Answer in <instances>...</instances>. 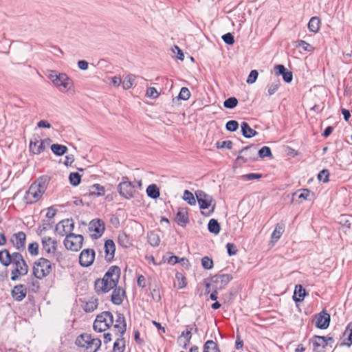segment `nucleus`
<instances>
[{
  "label": "nucleus",
  "mask_w": 352,
  "mask_h": 352,
  "mask_svg": "<svg viewBox=\"0 0 352 352\" xmlns=\"http://www.w3.org/2000/svg\"><path fill=\"white\" fill-rule=\"evenodd\" d=\"M0 263L5 267L10 264L15 266V269L11 272L12 280H16L19 276L26 275L29 270V267L21 253L10 254L6 249L0 251Z\"/></svg>",
  "instance_id": "1"
},
{
  "label": "nucleus",
  "mask_w": 352,
  "mask_h": 352,
  "mask_svg": "<svg viewBox=\"0 0 352 352\" xmlns=\"http://www.w3.org/2000/svg\"><path fill=\"white\" fill-rule=\"evenodd\" d=\"M120 276V269L116 265L111 266L102 278L95 280L94 287L98 294H105L116 287Z\"/></svg>",
  "instance_id": "2"
},
{
  "label": "nucleus",
  "mask_w": 352,
  "mask_h": 352,
  "mask_svg": "<svg viewBox=\"0 0 352 352\" xmlns=\"http://www.w3.org/2000/svg\"><path fill=\"white\" fill-rule=\"evenodd\" d=\"M49 179L41 177L31 184L24 197L27 204H32L38 201L47 189Z\"/></svg>",
  "instance_id": "3"
},
{
  "label": "nucleus",
  "mask_w": 352,
  "mask_h": 352,
  "mask_svg": "<svg viewBox=\"0 0 352 352\" xmlns=\"http://www.w3.org/2000/svg\"><path fill=\"white\" fill-rule=\"evenodd\" d=\"M76 344L82 348L81 352H96L101 346V340L91 334L84 333L78 336Z\"/></svg>",
  "instance_id": "4"
},
{
  "label": "nucleus",
  "mask_w": 352,
  "mask_h": 352,
  "mask_svg": "<svg viewBox=\"0 0 352 352\" xmlns=\"http://www.w3.org/2000/svg\"><path fill=\"white\" fill-rule=\"evenodd\" d=\"M48 78L61 92L68 91L73 87V80L65 73L51 70Z\"/></svg>",
  "instance_id": "5"
},
{
  "label": "nucleus",
  "mask_w": 352,
  "mask_h": 352,
  "mask_svg": "<svg viewBox=\"0 0 352 352\" xmlns=\"http://www.w3.org/2000/svg\"><path fill=\"white\" fill-rule=\"evenodd\" d=\"M52 272L51 262L45 258L36 260L33 266V274L38 279L47 276Z\"/></svg>",
  "instance_id": "6"
},
{
  "label": "nucleus",
  "mask_w": 352,
  "mask_h": 352,
  "mask_svg": "<svg viewBox=\"0 0 352 352\" xmlns=\"http://www.w3.org/2000/svg\"><path fill=\"white\" fill-rule=\"evenodd\" d=\"M113 323V314L110 311H103L96 316L93 328L96 331L102 332L108 329Z\"/></svg>",
  "instance_id": "7"
},
{
  "label": "nucleus",
  "mask_w": 352,
  "mask_h": 352,
  "mask_svg": "<svg viewBox=\"0 0 352 352\" xmlns=\"http://www.w3.org/2000/svg\"><path fill=\"white\" fill-rule=\"evenodd\" d=\"M258 158L256 147L254 145L248 146L239 151V155L236 161L239 164L250 163L256 161Z\"/></svg>",
  "instance_id": "8"
},
{
  "label": "nucleus",
  "mask_w": 352,
  "mask_h": 352,
  "mask_svg": "<svg viewBox=\"0 0 352 352\" xmlns=\"http://www.w3.org/2000/svg\"><path fill=\"white\" fill-rule=\"evenodd\" d=\"M83 236L74 233L67 234L64 240V245L71 251L77 252L81 249L83 243Z\"/></svg>",
  "instance_id": "9"
},
{
  "label": "nucleus",
  "mask_w": 352,
  "mask_h": 352,
  "mask_svg": "<svg viewBox=\"0 0 352 352\" xmlns=\"http://www.w3.org/2000/svg\"><path fill=\"white\" fill-rule=\"evenodd\" d=\"M120 195L125 199H130L134 197L135 189V186L129 181L128 177H122V181L118 187Z\"/></svg>",
  "instance_id": "10"
},
{
  "label": "nucleus",
  "mask_w": 352,
  "mask_h": 352,
  "mask_svg": "<svg viewBox=\"0 0 352 352\" xmlns=\"http://www.w3.org/2000/svg\"><path fill=\"white\" fill-rule=\"evenodd\" d=\"M88 229L91 238L98 239L104 232V223L99 219H93L89 222Z\"/></svg>",
  "instance_id": "11"
},
{
  "label": "nucleus",
  "mask_w": 352,
  "mask_h": 352,
  "mask_svg": "<svg viewBox=\"0 0 352 352\" xmlns=\"http://www.w3.org/2000/svg\"><path fill=\"white\" fill-rule=\"evenodd\" d=\"M50 142V138L42 140L39 136H34L30 140V151L34 155H38L45 151V144H49Z\"/></svg>",
  "instance_id": "12"
},
{
  "label": "nucleus",
  "mask_w": 352,
  "mask_h": 352,
  "mask_svg": "<svg viewBox=\"0 0 352 352\" xmlns=\"http://www.w3.org/2000/svg\"><path fill=\"white\" fill-rule=\"evenodd\" d=\"M232 278L231 274H216L211 278V283L214 285V287L216 288V290H219L226 287Z\"/></svg>",
  "instance_id": "13"
},
{
  "label": "nucleus",
  "mask_w": 352,
  "mask_h": 352,
  "mask_svg": "<svg viewBox=\"0 0 352 352\" xmlns=\"http://www.w3.org/2000/svg\"><path fill=\"white\" fill-rule=\"evenodd\" d=\"M95 259V251L93 249L83 250L79 256V263L82 267H89Z\"/></svg>",
  "instance_id": "14"
},
{
  "label": "nucleus",
  "mask_w": 352,
  "mask_h": 352,
  "mask_svg": "<svg viewBox=\"0 0 352 352\" xmlns=\"http://www.w3.org/2000/svg\"><path fill=\"white\" fill-rule=\"evenodd\" d=\"M10 243L19 251H23L25 248L26 234L21 231L13 234L10 238Z\"/></svg>",
  "instance_id": "15"
},
{
  "label": "nucleus",
  "mask_w": 352,
  "mask_h": 352,
  "mask_svg": "<svg viewBox=\"0 0 352 352\" xmlns=\"http://www.w3.org/2000/svg\"><path fill=\"white\" fill-rule=\"evenodd\" d=\"M74 229V223L72 219H66L60 221L56 226V230H59V234L63 236L65 234L73 233Z\"/></svg>",
  "instance_id": "16"
},
{
  "label": "nucleus",
  "mask_w": 352,
  "mask_h": 352,
  "mask_svg": "<svg viewBox=\"0 0 352 352\" xmlns=\"http://www.w3.org/2000/svg\"><path fill=\"white\" fill-rule=\"evenodd\" d=\"M330 323V315L324 310L315 316V325L320 329H326Z\"/></svg>",
  "instance_id": "17"
},
{
  "label": "nucleus",
  "mask_w": 352,
  "mask_h": 352,
  "mask_svg": "<svg viewBox=\"0 0 352 352\" xmlns=\"http://www.w3.org/2000/svg\"><path fill=\"white\" fill-rule=\"evenodd\" d=\"M125 318L122 314H118L115 324H113V331L117 336L122 337L126 331Z\"/></svg>",
  "instance_id": "18"
},
{
  "label": "nucleus",
  "mask_w": 352,
  "mask_h": 352,
  "mask_svg": "<svg viewBox=\"0 0 352 352\" xmlns=\"http://www.w3.org/2000/svg\"><path fill=\"white\" fill-rule=\"evenodd\" d=\"M195 194L201 209L208 208L214 201L212 196L202 190H197Z\"/></svg>",
  "instance_id": "19"
},
{
  "label": "nucleus",
  "mask_w": 352,
  "mask_h": 352,
  "mask_svg": "<svg viewBox=\"0 0 352 352\" xmlns=\"http://www.w3.org/2000/svg\"><path fill=\"white\" fill-rule=\"evenodd\" d=\"M58 243L50 236H44L42 239L43 250L46 254H54L57 250Z\"/></svg>",
  "instance_id": "20"
},
{
  "label": "nucleus",
  "mask_w": 352,
  "mask_h": 352,
  "mask_svg": "<svg viewBox=\"0 0 352 352\" xmlns=\"http://www.w3.org/2000/svg\"><path fill=\"white\" fill-rule=\"evenodd\" d=\"M314 352H323L327 345V340L324 336H314L311 339Z\"/></svg>",
  "instance_id": "21"
},
{
  "label": "nucleus",
  "mask_w": 352,
  "mask_h": 352,
  "mask_svg": "<svg viewBox=\"0 0 352 352\" xmlns=\"http://www.w3.org/2000/svg\"><path fill=\"white\" fill-rule=\"evenodd\" d=\"M27 292L26 287L24 285L19 284L13 287L11 295L14 300L20 302L25 298Z\"/></svg>",
  "instance_id": "22"
},
{
  "label": "nucleus",
  "mask_w": 352,
  "mask_h": 352,
  "mask_svg": "<svg viewBox=\"0 0 352 352\" xmlns=\"http://www.w3.org/2000/svg\"><path fill=\"white\" fill-rule=\"evenodd\" d=\"M116 251V245L113 240L108 239L104 243L105 259L108 262H111L114 257Z\"/></svg>",
  "instance_id": "23"
},
{
  "label": "nucleus",
  "mask_w": 352,
  "mask_h": 352,
  "mask_svg": "<svg viewBox=\"0 0 352 352\" xmlns=\"http://www.w3.org/2000/svg\"><path fill=\"white\" fill-rule=\"evenodd\" d=\"M276 76L282 75L285 82H290L292 80V72L287 71L283 65H277L274 67Z\"/></svg>",
  "instance_id": "24"
},
{
  "label": "nucleus",
  "mask_w": 352,
  "mask_h": 352,
  "mask_svg": "<svg viewBox=\"0 0 352 352\" xmlns=\"http://www.w3.org/2000/svg\"><path fill=\"white\" fill-rule=\"evenodd\" d=\"M113 289L111 300L114 305H121L123 301V297L125 296V291L120 287H117V286Z\"/></svg>",
  "instance_id": "25"
},
{
  "label": "nucleus",
  "mask_w": 352,
  "mask_h": 352,
  "mask_svg": "<svg viewBox=\"0 0 352 352\" xmlns=\"http://www.w3.org/2000/svg\"><path fill=\"white\" fill-rule=\"evenodd\" d=\"M188 216L184 209L179 210L175 217V221L180 226L184 227L188 222Z\"/></svg>",
  "instance_id": "26"
},
{
  "label": "nucleus",
  "mask_w": 352,
  "mask_h": 352,
  "mask_svg": "<svg viewBox=\"0 0 352 352\" xmlns=\"http://www.w3.org/2000/svg\"><path fill=\"white\" fill-rule=\"evenodd\" d=\"M241 133L246 138H251L258 134V132L252 129L245 122H243L241 124Z\"/></svg>",
  "instance_id": "27"
},
{
  "label": "nucleus",
  "mask_w": 352,
  "mask_h": 352,
  "mask_svg": "<svg viewBox=\"0 0 352 352\" xmlns=\"http://www.w3.org/2000/svg\"><path fill=\"white\" fill-rule=\"evenodd\" d=\"M344 344L350 346L352 344V322H349L343 333Z\"/></svg>",
  "instance_id": "28"
},
{
  "label": "nucleus",
  "mask_w": 352,
  "mask_h": 352,
  "mask_svg": "<svg viewBox=\"0 0 352 352\" xmlns=\"http://www.w3.org/2000/svg\"><path fill=\"white\" fill-rule=\"evenodd\" d=\"M298 195V198L302 200H311L314 198V194L309 189L304 188L298 190L294 193V195Z\"/></svg>",
  "instance_id": "29"
},
{
  "label": "nucleus",
  "mask_w": 352,
  "mask_h": 352,
  "mask_svg": "<svg viewBox=\"0 0 352 352\" xmlns=\"http://www.w3.org/2000/svg\"><path fill=\"white\" fill-rule=\"evenodd\" d=\"M285 230V224L283 223H278L276 224L274 232L272 234V240L277 241L282 236Z\"/></svg>",
  "instance_id": "30"
},
{
  "label": "nucleus",
  "mask_w": 352,
  "mask_h": 352,
  "mask_svg": "<svg viewBox=\"0 0 352 352\" xmlns=\"http://www.w3.org/2000/svg\"><path fill=\"white\" fill-rule=\"evenodd\" d=\"M305 294V289L302 287V285H296L294 294V300L296 302H300L303 300Z\"/></svg>",
  "instance_id": "31"
},
{
  "label": "nucleus",
  "mask_w": 352,
  "mask_h": 352,
  "mask_svg": "<svg viewBox=\"0 0 352 352\" xmlns=\"http://www.w3.org/2000/svg\"><path fill=\"white\" fill-rule=\"evenodd\" d=\"M51 150L56 155L61 156L67 152L68 148L65 145L53 144L51 146Z\"/></svg>",
  "instance_id": "32"
},
{
  "label": "nucleus",
  "mask_w": 352,
  "mask_h": 352,
  "mask_svg": "<svg viewBox=\"0 0 352 352\" xmlns=\"http://www.w3.org/2000/svg\"><path fill=\"white\" fill-rule=\"evenodd\" d=\"M125 349V340L122 337L118 336L113 344L112 352H124Z\"/></svg>",
  "instance_id": "33"
},
{
  "label": "nucleus",
  "mask_w": 352,
  "mask_h": 352,
  "mask_svg": "<svg viewBox=\"0 0 352 352\" xmlns=\"http://www.w3.org/2000/svg\"><path fill=\"white\" fill-rule=\"evenodd\" d=\"M147 195L152 199H157L160 197V192L156 184H151L146 188Z\"/></svg>",
  "instance_id": "34"
},
{
  "label": "nucleus",
  "mask_w": 352,
  "mask_h": 352,
  "mask_svg": "<svg viewBox=\"0 0 352 352\" xmlns=\"http://www.w3.org/2000/svg\"><path fill=\"white\" fill-rule=\"evenodd\" d=\"M105 192L104 188L98 184L92 185L89 188V193L91 195L102 196Z\"/></svg>",
  "instance_id": "35"
},
{
  "label": "nucleus",
  "mask_w": 352,
  "mask_h": 352,
  "mask_svg": "<svg viewBox=\"0 0 352 352\" xmlns=\"http://www.w3.org/2000/svg\"><path fill=\"white\" fill-rule=\"evenodd\" d=\"M320 21L319 18L314 16L310 19L308 23V28L310 32L316 33L320 29Z\"/></svg>",
  "instance_id": "36"
},
{
  "label": "nucleus",
  "mask_w": 352,
  "mask_h": 352,
  "mask_svg": "<svg viewBox=\"0 0 352 352\" xmlns=\"http://www.w3.org/2000/svg\"><path fill=\"white\" fill-rule=\"evenodd\" d=\"M208 228L210 232L214 234H217L220 232V225L214 219H212L209 221Z\"/></svg>",
  "instance_id": "37"
},
{
  "label": "nucleus",
  "mask_w": 352,
  "mask_h": 352,
  "mask_svg": "<svg viewBox=\"0 0 352 352\" xmlns=\"http://www.w3.org/2000/svg\"><path fill=\"white\" fill-rule=\"evenodd\" d=\"M204 352H220L216 342L208 340L204 346Z\"/></svg>",
  "instance_id": "38"
},
{
  "label": "nucleus",
  "mask_w": 352,
  "mask_h": 352,
  "mask_svg": "<svg viewBox=\"0 0 352 352\" xmlns=\"http://www.w3.org/2000/svg\"><path fill=\"white\" fill-rule=\"evenodd\" d=\"M148 241L152 246L157 247L160 245V238L157 233L151 232L148 234Z\"/></svg>",
  "instance_id": "39"
},
{
  "label": "nucleus",
  "mask_w": 352,
  "mask_h": 352,
  "mask_svg": "<svg viewBox=\"0 0 352 352\" xmlns=\"http://www.w3.org/2000/svg\"><path fill=\"white\" fill-rule=\"evenodd\" d=\"M135 79V75H133V74L127 75L125 77L124 81L122 82L123 88L126 90L130 89L133 86Z\"/></svg>",
  "instance_id": "40"
},
{
  "label": "nucleus",
  "mask_w": 352,
  "mask_h": 352,
  "mask_svg": "<svg viewBox=\"0 0 352 352\" xmlns=\"http://www.w3.org/2000/svg\"><path fill=\"white\" fill-rule=\"evenodd\" d=\"M280 85V82L279 80H276L272 82L267 86V93L269 96H272L276 93V91L278 89Z\"/></svg>",
  "instance_id": "41"
},
{
  "label": "nucleus",
  "mask_w": 352,
  "mask_h": 352,
  "mask_svg": "<svg viewBox=\"0 0 352 352\" xmlns=\"http://www.w3.org/2000/svg\"><path fill=\"white\" fill-rule=\"evenodd\" d=\"M69 179L72 186H76L80 183L81 176L78 173H71L69 176Z\"/></svg>",
  "instance_id": "42"
},
{
  "label": "nucleus",
  "mask_w": 352,
  "mask_h": 352,
  "mask_svg": "<svg viewBox=\"0 0 352 352\" xmlns=\"http://www.w3.org/2000/svg\"><path fill=\"white\" fill-rule=\"evenodd\" d=\"M258 156L261 158H264L266 157H272V153L271 152V149L268 146H263L259 151H257Z\"/></svg>",
  "instance_id": "43"
},
{
  "label": "nucleus",
  "mask_w": 352,
  "mask_h": 352,
  "mask_svg": "<svg viewBox=\"0 0 352 352\" xmlns=\"http://www.w3.org/2000/svg\"><path fill=\"white\" fill-rule=\"evenodd\" d=\"M183 199L190 206L195 205L196 203L193 194L188 190L184 191Z\"/></svg>",
  "instance_id": "44"
},
{
  "label": "nucleus",
  "mask_w": 352,
  "mask_h": 352,
  "mask_svg": "<svg viewBox=\"0 0 352 352\" xmlns=\"http://www.w3.org/2000/svg\"><path fill=\"white\" fill-rule=\"evenodd\" d=\"M118 240V243L124 248H128L130 245L129 238L124 233L120 234Z\"/></svg>",
  "instance_id": "45"
},
{
  "label": "nucleus",
  "mask_w": 352,
  "mask_h": 352,
  "mask_svg": "<svg viewBox=\"0 0 352 352\" xmlns=\"http://www.w3.org/2000/svg\"><path fill=\"white\" fill-rule=\"evenodd\" d=\"M98 307V302L96 299L89 300L87 302L84 307L86 312L94 311Z\"/></svg>",
  "instance_id": "46"
},
{
  "label": "nucleus",
  "mask_w": 352,
  "mask_h": 352,
  "mask_svg": "<svg viewBox=\"0 0 352 352\" xmlns=\"http://www.w3.org/2000/svg\"><path fill=\"white\" fill-rule=\"evenodd\" d=\"M192 330V327H190V326L186 327V331H183L181 334L182 337H184L186 339V342L184 345V348H186L187 345L189 344L190 340L192 338L191 331Z\"/></svg>",
  "instance_id": "47"
},
{
  "label": "nucleus",
  "mask_w": 352,
  "mask_h": 352,
  "mask_svg": "<svg viewBox=\"0 0 352 352\" xmlns=\"http://www.w3.org/2000/svg\"><path fill=\"white\" fill-rule=\"evenodd\" d=\"M237 104L238 100L235 97H230L226 99L223 102L224 107L227 109H233L237 105Z\"/></svg>",
  "instance_id": "48"
},
{
  "label": "nucleus",
  "mask_w": 352,
  "mask_h": 352,
  "mask_svg": "<svg viewBox=\"0 0 352 352\" xmlns=\"http://www.w3.org/2000/svg\"><path fill=\"white\" fill-rule=\"evenodd\" d=\"M201 265L204 269L210 270L213 267V261L208 256H204L201 259Z\"/></svg>",
  "instance_id": "49"
},
{
  "label": "nucleus",
  "mask_w": 352,
  "mask_h": 352,
  "mask_svg": "<svg viewBox=\"0 0 352 352\" xmlns=\"http://www.w3.org/2000/svg\"><path fill=\"white\" fill-rule=\"evenodd\" d=\"M190 92L188 88L182 87L180 90L178 98L180 100H187L190 98Z\"/></svg>",
  "instance_id": "50"
},
{
  "label": "nucleus",
  "mask_w": 352,
  "mask_h": 352,
  "mask_svg": "<svg viewBox=\"0 0 352 352\" xmlns=\"http://www.w3.org/2000/svg\"><path fill=\"white\" fill-rule=\"evenodd\" d=\"M239 128V123L236 120H230L226 124V130L234 132Z\"/></svg>",
  "instance_id": "51"
},
{
  "label": "nucleus",
  "mask_w": 352,
  "mask_h": 352,
  "mask_svg": "<svg viewBox=\"0 0 352 352\" xmlns=\"http://www.w3.org/2000/svg\"><path fill=\"white\" fill-rule=\"evenodd\" d=\"M329 172L327 169H323L318 175V179L323 182L329 181Z\"/></svg>",
  "instance_id": "52"
},
{
  "label": "nucleus",
  "mask_w": 352,
  "mask_h": 352,
  "mask_svg": "<svg viewBox=\"0 0 352 352\" xmlns=\"http://www.w3.org/2000/svg\"><path fill=\"white\" fill-rule=\"evenodd\" d=\"M28 251L32 256H36L38 253V244L36 242L29 244Z\"/></svg>",
  "instance_id": "53"
},
{
  "label": "nucleus",
  "mask_w": 352,
  "mask_h": 352,
  "mask_svg": "<svg viewBox=\"0 0 352 352\" xmlns=\"http://www.w3.org/2000/svg\"><path fill=\"white\" fill-rule=\"evenodd\" d=\"M232 142L230 140H226L223 142H217L216 145L218 148H227L228 149H231L232 147Z\"/></svg>",
  "instance_id": "54"
},
{
  "label": "nucleus",
  "mask_w": 352,
  "mask_h": 352,
  "mask_svg": "<svg viewBox=\"0 0 352 352\" xmlns=\"http://www.w3.org/2000/svg\"><path fill=\"white\" fill-rule=\"evenodd\" d=\"M222 40L228 45H232L234 43V36L231 33H227L222 36Z\"/></svg>",
  "instance_id": "55"
},
{
  "label": "nucleus",
  "mask_w": 352,
  "mask_h": 352,
  "mask_svg": "<svg viewBox=\"0 0 352 352\" xmlns=\"http://www.w3.org/2000/svg\"><path fill=\"white\" fill-rule=\"evenodd\" d=\"M258 72L256 70H252L248 77L246 82L248 84H253L258 77Z\"/></svg>",
  "instance_id": "56"
},
{
  "label": "nucleus",
  "mask_w": 352,
  "mask_h": 352,
  "mask_svg": "<svg viewBox=\"0 0 352 352\" xmlns=\"http://www.w3.org/2000/svg\"><path fill=\"white\" fill-rule=\"evenodd\" d=\"M146 96L151 98H157L159 96V93L154 87H149L146 90Z\"/></svg>",
  "instance_id": "57"
},
{
  "label": "nucleus",
  "mask_w": 352,
  "mask_h": 352,
  "mask_svg": "<svg viewBox=\"0 0 352 352\" xmlns=\"http://www.w3.org/2000/svg\"><path fill=\"white\" fill-rule=\"evenodd\" d=\"M296 46L299 47H302L304 50L308 51V52L311 51L313 49V47H311V45L310 44H309L308 43H307L306 41H302V40L298 41V45Z\"/></svg>",
  "instance_id": "58"
},
{
  "label": "nucleus",
  "mask_w": 352,
  "mask_h": 352,
  "mask_svg": "<svg viewBox=\"0 0 352 352\" xmlns=\"http://www.w3.org/2000/svg\"><path fill=\"white\" fill-rule=\"evenodd\" d=\"M228 254L230 256L235 255L237 252V248L236 245L233 243H228L226 245Z\"/></svg>",
  "instance_id": "59"
},
{
  "label": "nucleus",
  "mask_w": 352,
  "mask_h": 352,
  "mask_svg": "<svg viewBox=\"0 0 352 352\" xmlns=\"http://www.w3.org/2000/svg\"><path fill=\"white\" fill-rule=\"evenodd\" d=\"M245 179L247 180H253V179H258L263 177V175L261 174L258 173H249L244 175L243 176Z\"/></svg>",
  "instance_id": "60"
},
{
  "label": "nucleus",
  "mask_w": 352,
  "mask_h": 352,
  "mask_svg": "<svg viewBox=\"0 0 352 352\" xmlns=\"http://www.w3.org/2000/svg\"><path fill=\"white\" fill-rule=\"evenodd\" d=\"M78 67L82 70H86L88 69V63L84 60H79L78 62Z\"/></svg>",
  "instance_id": "61"
},
{
  "label": "nucleus",
  "mask_w": 352,
  "mask_h": 352,
  "mask_svg": "<svg viewBox=\"0 0 352 352\" xmlns=\"http://www.w3.org/2000/svg\"><path fill=\"white\" fill-rule=\"evenodd\" d=\"M74 157L73 155H67L65 157V161L64 162V164L66 166H71L72 164L74 162Z\"/></svg>",
  "instance_id": "62"
},
{
  "label": "nucleus",
  "mask_w": 352,
  "mask_h": 352,
  "mask_svg": "<svg viewBox=\"0 0 352 352\" xmlns=\"http://www.w3.org/2000/svg\"><path fill=\"white\" fill-rule=\"evenodd\" d=\"M37 126L39 128H50L51 124L46 120H42L37 123Z\"/></svg>",
  "instance_id": "63"
},
{
  "label": "nucleus",
  "mask_w": 352,
  "mask_h": 352,
  "mask_svg": "<svg viewBox=\"0 0 352 352\" xmlns=\"http://www.w3.org/2000/svg\"><path fill=\"white\" fill-rule=\"evenodd\" d=\"M111 82L114 86L118 87L122 82V78L120 76H114L111 78Z\"/></svg>",
  "instance_id": "64"
}]
</instances>
